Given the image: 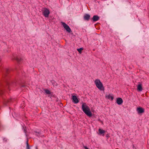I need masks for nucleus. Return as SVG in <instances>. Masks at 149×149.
<instances>
[{"mask_svg":"<svg viewBox=\"0 0 149 149\" xmlns=\"http://www.w3.org/2000/svg\"><path fill=\"white\" fill-rule=\"evenodd\" d=\"M136 111L138 113H142L144 112V109L141 107H137Z\"/></svg>","mask_w":149,"mask_h":149,"instance_id":"nucleus-5","label":"nucleus"},{"mask_svg":"<svg viewBox=\"0 0 149 149\" xmlns=\"http://www.w3.org/2000/svg\"><path fill=\"white\" fill-rule=\"evenodd\" d=\"M61 23L63 27L66 31L69 33H70L71 31V29L69 26L64 22H61Z\"/></svg>","mask_w":149,"mask_h":149,"instance_id":"nucleus-3","label":"nucleus"},{"mask_svg":"<svg viewBox=\"0 0 149 149\" xmlns=\"http://www.w3.org/2000/svg\"><path fill=\"white\" fill-rule=\"evenodd\" d=\"M26 149H30V148H29L28 147V148H26Z\"/></svg>","mask_w":149,"mask_h":149,"instance_id":"nucleus-19","label":"nucleus"},{"mask_svg":"<svg viewBox=\"0 0 149 149\" xmlns=\"http://www.w3.org/2000/svg\"><path fill=\"white\" fill-rule=\"evenodd\" d=\"M44 11L43 12V15L45 17H47L49 16L50 13V12L49 9L46 8H43Z\"/></svg>","mask_w":149,"mask_h":149,"instance_id":"nucleus-4","label":"nucleus"},{"mask_svg":"<svg viewBox=\"0 0 149 149\" xmlns=\"http://www.w3.org/2000/svg\"><path fill=\"white\" fill-rule=\"evenodd\" d=\"M99 19V17L97 15H94L93 16L92 19L94 22L97 21Z\"/></svg>","mask_w":149,"mask_h":149,"instance_id":"nucleus-11","label":"nucleus"},{"mask_svg":"<svg viewBox=\"0 0 149 149\" xmlns=\"http://www.w3.org/2000/svg\"><path fill=\"white\" fill-rule=\"evenodd\" d=\"M83 50V49L82 48H81L77 49V51L79 52L80 54L81 53V51Z\"/></svg>","mask_w":149,"mask_h":149,"instance_id":"nucleus-15","label":"nucleus"},{"mask_svg":"<svg viewBox=\"0 0 149 149\" xmlns=\"http://www.w3.org/2000/svg\"><path fill=\"white\" fill-rule=\"evenodd\" d=\"M95 84L96 87L100 90L102 91L104 90V88L102 82L98 79H96L95 81Z\"/></svg>","mask_w":149,"mask_h":149,"instance_id":"nucleus-2","label":"nucleus"},{"mask_svg":"<svg viewBox=\"0 0 149 149\" xmlns=\"http://www.w3.org/2000/svg\"><path fill=\"white\" fill-rule=\"evenodd\" d=\"M72 99L73 102L74 103L77 104L79 102L77 98L75 95L72 96Z\"/></svg>","mask_w":149,"mask_h":149,"instance_id":"nucleus-6","label":"nucleus"},{"mask_svg":"<svg viewBox=\"0 0 149 149\" xmlns=\"http://www.w3.org/2000/svg\"><path fill=\"white\" fill-rule=\"evenodd\" d=\"M82 109L84 112L88 116L91 117L92 116V113L90 108L85 103H83L82 105Z\"/></svg>","mask_w":149,"mask_h":149,"instance_id":"nucleus-1","label":"nucleus"},{"mask_svg":"<svg viewBox=\"0 0 149 149\" xmlns=\"http://www.w3.org/2000/svg\"><path fill=\"white\" fill-rule=\"evenodd\" d=\"M2 94V93H1L0 92V95H1Z\"/></svg>","mask_w":149,"mask_h":149,"instance_id":"nucleus-20","label":"nucleus"},{"mask_svg":"<svg viewBox=\"0 0 149 149\" xmlns=\"http://www.w3.org/2000/svg\"><path fill=\"white\" fill-rule=\"evenodd\" d=\"M84 147L85 149H88V148L86 146H84Z\"/></svg>","mask_w":149,"mask_h":149,"instance_id":"nucleus-17","label":"nucleus"},{"mask_svg":"<svg viewBox=\"0 0 149 149\" xmlns=\"http://www.w3.org/2000/svg\"><path fill=\"white\" fill-rule=\"evenodd\" d=\"M16 60H17V61H19V60L18 59H17H17H16Z\"/></svg>","mask_w":149,"mask_h":149,"instance_id":"nucleus-18","label":"nucleus"},{"mask_svg":"<svg viewBox=\"0 0 149 149\" xmlns=\"http://www.w3.org/2000/svg\"><path fill=\"white\" fill-rule=\"evenodd\" d=\"M99 132L100 134H103V136H104V133L105 132V131L104 130L99 129Z\"/></svg>","mask_w":149,"mask_h":149,"instance_id":"nucleus-12","label":"nucleus"},{"mask_svg":"<svg viewBox=\"0 0 149 149\" xmlns=\"http://www.w3.org/2000/svg\"><path fill=\"white\" fill-rule=\"evenodd\" d=\"M90 15L88 14H86L84 16V20L88 21L90 18Z\"/></svg>","mask_w":149,"mask_h":149,"instance_id":"nucleus-10","label":"nucleus"},{"mask_svg":"<svg viewBox=\"0 0 149 149\" xmlns=\"http://www.w3.org/2000/svg\"><path fill=\"white\" fill-rule=\"evenodd\" d=\"M14 100V99H9L6 100L4 101V104L7 105L9 103H10L12 102H13Z\"/></svg>","mask_w":149,"mask_h":149,"instance_id":"nucleus-7","label":"nucleus"},{"mask_svg":"<svg viewBox=\"0 0 149 149\" xmlns=\"http://www.w3.org/2000/svg\"><path fill=\"white\" fill-rule=\"evenodd\" d=\"M137 90L139 91H141L142 90V85L141 84H139L137 86Z\"/></svg>","mask_w":149,"mask_h":149,"instance_id":"nucleus-13","label":"nucleus"},{"mask_svg":"<svg viewBox=\"0 0 149 149\" xmlns=\"http://www.w3.org/2000/svg\"><path fill=\"white\" fill-rule=\"evenodd\" d=\"M116 102L118 104L120 105L122 103L123 100L121 98H118L117 99Z\"/></svg>","mask_w":149,"mask_h":149,"instance_id":"nucleus-8","label":"nucleus"},{"mask_svg":"<svg viewBox=\"0 0 149 149\" xmlns=\"http://www.w3.org/2000/svg\"><path fill=\"white\" fill-rule=\"evenodd\" d=\"M105 97L109 99H111V100H113L114 98L110 94L106 95H105Z\"/></svg>","mask_w":149,"mask_h":149,"instance_id":"nucleus-9","label":"nucleus"},{"mask_svg":"<svg viewBox=\"0 0 149 149\" xmlns=\"http://www.w3.org/2000/svg\"><path fill=\"white\" fill-rule=\"evenodd\" d=\"M44 91L46 94H51V92L50 91H49L48 90L46 89H45Z\"/></svg>","mask_w":149,"mask_h":149,"instance_id":"nucleus-14","label":"nucleus"},{"mask_svg":"<svg viewBox=\"0 0 149 149\" xmlns=\"http://www.w3.org/2000/svg\"><path fill=\"white\" fill-rule=\"evenodd\" d=\"M26 144H27V147L26 148H28V147L29 148V145L28 144V141H27V142H26Z\"/></svg>","mask_w":149,"mask_h":149,"instance_id":"nucleus-16","label":"nucleus"}]
</instances>
